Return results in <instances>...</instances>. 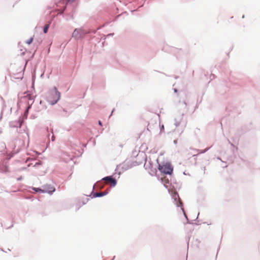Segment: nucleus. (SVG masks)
Listing matches in <instances>:
<instances>
[{"instance_id": "nucleus-1", "label": "nucleus", "mask_w": 260, "mask_h": 260, "mask_svg": "<svg viewBox=\"0 0 260 260\" xmlns=\"http://www.w3.org/2000/svg\"><path fill=\"white\" fill-rule=\"evenodd\" d=\"M158 169L162 173L165 174L171 175L173 173V168L172 165L169 163L166 162L162 165L159 164Z\"/></svg>"}, {"instance_id": "nucleus-14", "label": "nucleus", "mask_w": 260, "mask_h": 260, "mask_svg": "<svg viewBox=\"0 0 260 260\" xmlns=\"http://www.w3.org/2000/svg\"><path fill=\"white\" fill-rule=\"evenodd\" d=\"M63 2L68 3L70 0H62Z\"/></svg>"}, {"instance_id": "nucleus-4", "label": "nucleus", "mask_w": 260, "mask_h": 260, "mask_svg": "<svg viewBox=\"0 0 260 260\" xmlns=\"http://www.w3.org/2000/svg\"><path fill=\"white\" fill-rule=\"evenodd\" d=\"M106 184L110 183L112 186H115L116 184V180L111 176H107L103 179Z\"/></svg>"}, {"instance_id": "nucleus-2", "label": "nucleus", "mask_w": 260, "mask_h": 260, "mask_svg": "<svg viewBox=\"0 0 260 260\" xmlns=\"http://www.w3.org/2000/svg\"><path fill=\"white\" fill-rule=\"evenodd\" d=\"M59 98L60 93L57 90L56 88H55L54 92L48 96V100L52 105H53L56 103Z\"/></svg>"}, {"instance_id": "nucleus-6", "label": "nucleus", "mask_w": 260, "mask_h": 260, "mask_svg": "<svg viewBox=\"0 0 260 260\" xmlns=\"http://www.w3.org/2000/svg\"><path fill=\"white\" fill-rule=\"evenodd\" d=\"M160 180L164 185L167 187V185L169 183V179L167 177L164 176L160 178Z\"/></svg>"}, {"instance_id": "nucleus-10", "label": "nucleus", "mask_w": 260, "mask_h": 260, "mask_svg": "<svg viewBox=\"0 0 260 260\" xmlns=\"http://www.w3.org/2000/svg\"><path fill=\"white\" fill-rule=\"evenodd\" d=\"M33 40H34L33 37L30 38L29 40H28L26 41V43L28 45H29L32 42Z\"/></svg>"}, {"instance_id": "nucleus-16", "label": "nucleus", "mask_w": 260, "mask_h": 260, "mask_svg": "<svg viewBox=\"0 0 260 260\" xmlns=\"http://www.w3.org/2000/svg\"><path fill=\"white\" fill-rule=\"evenodd\" d=\"M21 123H20L19 127H21Z\"/></svg>"}, {"instance_id": "nucleus-15", "label": "nucleus", "mask_w": 260, "mask_h": 260, "mask_svg": "<svg viewBox=\"0 0 260 260\" xmlns=\"http://www.w3.org/2000/svg\"><path fill=\"white\" fill-rule=\"evenodd\" d=\"M99 125H100L101 126H102V122L101 121H99Z\"/></svg>"}, {"instance_id": "nucleus-3", "label": "nucleus", "mask_w": 260, "mask_h": 260, "mask_svg": "<svg viewBox=\"0 0 260 260\" xmlns=\"http://www.w3.org/2000/svg\"><path fill=\"white\" fill-rule=\"evenodd\" d=\"M85 35V32L81 29H75L72 34V37L78 39L82 38Z\"/></svg>"}, {"instance_id": "nucleus-5", "label": "nucleus", "mask_w": 260, "mask_h": 260, "mask_svg": "<svg viewBox=\"0 0 260 260\" xmlns=\"http://www.w3.org/2000/svg\"><path fill=\"white\" fill-rule=\"evenodd\" d=\"M43 190L45 192H48L49 194H52L55 190L54 187L51 186L50 185H45L43 186Z\"/></svg>"}, {"instance_id": "nucleus-7", "label": "nucleus", "mask_w": 260, "mask_h": 260, "mask_svg": "<svg viewBox=\"0 0 260 260\" xmlns=\"http://www.w3.org/2000/svg\"><path fill=\"white\" fill-rule=\"evenodd\" d=\"M105 194H106V193L105 192H96L93 194V197H101L104 196Z\"/></svg>"}, {"instance_id": "nucleus-8", "label": "nucleus", "mask_w": 260, "mask_h": 260, "mask_svg": "<svg viewBox=\"0 0 260 260\" xmlns=\"http://www.w3.org/2000/svg\"><path fill=\"white\" fill-rule=\"evenodd\" d=\"M33 190H34L36 192H45V191L43 190V189H41L39 188H33Z\"/></svg>"}, {"instance_id": "nucleus-13", "label": "nucleus", "mask_w": 260, "mask_h": 260, "mask_svg": "<svg viewBox=\"0 0 260 260\" xmlns=\"http://www.w3.org/2000/svg\"><path fill=\"white\" fill-rule=\"evenodd\" d=\"M208 149V148H207V149H205L204 150L202 151L201 152V153H204V152H206Z\"/></svg>"}, {"instance_id": "nucleus-11", "label": "nucleus", "mask_w": 260, "mask_h": 260, "mask_svg": "<svg viewBox=\"0 0 260 260\" xmlns=\"http://www.w3.org/2000/svg\"><path fill=\"white\" fill-rule=\"evenodd\" d=\"M40 165H41V162H40V161H39V162H36V163L35 164V165L34 166V167H37L39 166H40Z\"/></svg>"}, {"instance_id": "nucleus-12", "label": "nucleus", "mask_w": 260, "mask_h": 260, "mask_svg": "<svg viewBox=\"0 0 260 260\" xmlns=\"http://www.w3.org/2000/svg\"><path fill=\"white\" fill-rule=\"evenodd\" d=\"M51 139H52V141H54V140H55V137H54V135H52Z\"/></svg>"}, {"instance_id": "nucleus-9", "label": "nucleus", "mask_w": 260, "mask_h": 260, "mask_svg": "<svg viewBox=\"0 0 260 260\" xmlns=\"http://www.w3.org/2000/svg\"><path fill=\"white\" fill-rule=\"evenodd\" d=\"M49 24H47L44 27V29H43V31H44V33H47V31H48V28H49Z\"/></svg>"}, {"instance_id": "nucleus-17", "label": "nucleus", "mask_w": 260, "mask_h": 260, "mask_svg": "<svg viewBox=\"0 0 260 260\" xmlns=\"http://www.w3.org/2000/svg\"><path fill=\"white\" fill-rule=\"evenodd\" d=\"M1 133H2V132H1V131H0V134H1Z\"/></svg>"}]
</instances>
